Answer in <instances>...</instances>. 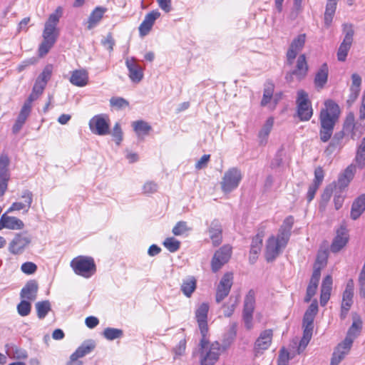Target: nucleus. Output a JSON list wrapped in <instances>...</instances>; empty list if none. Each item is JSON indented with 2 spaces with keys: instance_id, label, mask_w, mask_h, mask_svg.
<instances>
[{
  "instance_id": "37998d69",
  "label": "nucleus",
  "mask_w": 365,
  "mask_h": 365,
  "mask_svg": "<svg viewBox=\"0 0 365 365\" xmlns=\"http://www.w3.org/2000/svg\"><path fill=\"white\" fill-rule=\"evenodd\" d=\"M191 230V228L187 226V224L185 221H180L173 228V233L175 236H180L185 234L186 232Z\"/></svg>"
},
{
  "instance_id": "7ed1b4c3",
  "label": "nucleus",
  "mask_w": 365,
  "mask_h": 365,
  "mask_svg": "<svg viewBox=\"0 0 365 365\" xmlns=\"http://www.w3.org/2000/svg\"><path fill=\"white\" fill-rule=\"evenodd\" d=\"M109 121V118L106 114L96 115L89 120V128L95 135H108L110 133Z\"/></svg>"
},
{
  "instance_id": "680f3d73",
  "label": "nucleus",
  "mask_w": 365,
  "mask_h": 365,
  "mask_svg": "<svg viewBox=\"0 0 365 365\" xmlns=\"http://www.w3.org/2000/svg\"><path fill=\"white\" fill-rule=\"evenodd\" d=\"M21 269L26 274H32L36 271L37 266L34 262H26L22 264Z\"/></svg>"
},
{
  "instance_id": "a211bd4d",
  "label": "nucleus",
  "mask_w": 365,
  "mask_h": 365,
  "mask_svg": "<svg viewBox=\"0 0 365 365\" xmlns=\"http://www.w3.org/2000/svg\"><path fill=\"white\" fill-rule=\"evenodd\" d=\"M209 305L207 303L201 304L195 311V318L198 323L200 332L208 331L207 327V313Z\"/></svg>"
},
{
  "instance_id": "f257e3e1",
  "label": "nucleus",
  "mask_w": 365,
  "mask_h": 365,
  "mask_svg": "<svg viewBox=\"0 0 365 365\" xmlns=\"http://www.w3.org/2000/svg\"><path fill=\"white\" fill-rule=\"evenodd\" d=\"M61 14V8L58 7L54 13L50 14L45 23L43 31V39L38 48V55L40 57L47 54L57 40L58 32L56 29V25L59 21Z\"/></svg>"
},
{
  "instance_id": "9b49d317",
  "label": "nucleus",
  "mask_w": 365,
  "mask_h": 365,
  "mask_svg": "<svg viewBox=\"0 0 365 365\" xmlns=\"http://www.w3.org/2000/svg\"><path fill=\"white\" fill-rule=\"evenodd\" d=\"M273 336L272 329H266L262 331L255 342L254 352L257 356L259 354H263V352L268 349L272 344Z\"/></svg>"
},
{
  "instance_id": "de8ad7c7",
  "label": "nucleus",
  "mask_w": 365,
  "mask_h": 365,
  "mask_svg": "<svg viewBox=\"0 0 365 365\" xmlns=\"http://www.w3.org/2000/svg\"><path fill=\"white\" fill-rule=\"evenodd\" d=\"M290 235V232H287L285 230L279 228V233L275 239L276 241H277L281 245V246L284 248L289 240Z\"/></svg>"
},
{
  "instance_id": "58836bf2",
  "label": "nucleus",
  "mask_w": 365,
  "mask_h": 365,
  "mask_svg": "<svg viewBox=\"0 0 365 365\" xmlns=\"http://www.w3.org/2000/svg\"><path fill=\"white\" fill-rule=\"evenodd\" d=\"M36 309L38 317L43 319L51 310V304L48 300L38 302L36 304Z\"/></svg>"
},
{
  "instance_id": "6e6d98bb",
  "label": "nucleus",
  "mask_w": 365,
  "mask_h": 365,
  "mask_svg": "<svg viewBox=\"0 0 365 365\" xmlns=\"http://www.w3.org/2000/svg\"><path fill=\"white\" fill-rule=\"evenodd\" d=\"M332 288V277L330 275L326 276L322 284L321 292L323 293H329L331 294V291Z\"/></svg>"
},
{
  "instance_id": "a18cd8bd",
  "label": "nucleus",
  "mask_w": 365,
  "mask_h": 365,
  "mask_svg": "<svg viewBox=\"0 0 365 365\" xmlns=\"http://www.w3.org/2000/svg\"><path fill=\"white\" fill-rule=\"evenodd\" d=\"M163 245L170 252L178 251L180 246V242L174 237H168L163 242Z\"/></svg>"
},
{
  "instance_id": "412c9836",
  "label": "nucleus",
  "mask_w": 365,
  "mask_h": 365,
  "mask_svg": "<svg viewBox=\"0 0 365 365\" xmlns=\"http://www.w3.org/2000/svg\"><path fill=\"white\" fill-rule=\"evenodd\" d=\"M207 232L212 242V245L215 247L221 244L222 239V228L219 220H212L208 227Z\"/></svg>"
},
{
  "instance_id": "79ce46f5",
  "label": "nucleus",
  "mask_w": 365,
  "mask_h": 365,
  "mask_svg": "<svg viewBox=\"0 0 365 365\" xmlns=\"http://www.w3.org/2000/svg\"><path fill=\"white\" fill-rule=\"evenodd\" d=\"M110 106L117 110H121L128 107L129 102L122 97H112L110 99Z\"/></svg>"
},
{
  "instance_id": "dca6fc26",
  "label": "nucleus",
  "mask_w": 365,
  "mask_h": 365,
  "mask_svg": "<svg viewBox=\"0 0 365 365\" xmlns=\"http://www.w3.org/2000/svg\"><path fill=\"white\" fill-rule=\"evenodd\" d=\"M284 247L276 241L274 236H271L266 245L265 257L267 262H272L282 252Z\"/></svg>"
},
{
  "instance_id": "6ab92c4d",
  "label": "nucleus",
  "mask_w": 365,
  "mask_h": 365,
  "mask_svg": "<svg viewBox=\"0 0 365 365\" xmlns=\"http://www.w3.org/2000/svg\"><path fill=\"white\" fill-rule=\"evenodd\" d=\"M344 131L336 132L333 137L331 138V140L324 150L326 155H331L335 151L340 150L344 145Z\"/></svg>"
},
{
  "instance_id": "20e7f679",
  "label": "nucleus",
  "mask_w": 365,
  "mask_h": 365,
  "mask_svg": "<svg viewBox=\"0 0 365 365\" xmlns=\"http://www.w3.org/2000/svg\"><path fill=\"white\" fill-rule=\"evenodd\" d=\"M344 38L337 51V59L344 62L346 61L348 52L351 46L354 36V29L351 24H344Z\"/></svg>"
},
{
  "instance_id": "7c9ffc66",
  "label": "nucleus",
  "mask_w": 365,
  "mask_h": 365,
  "mask_svg": "<svg viewBox=\"0 0 365 365\" xmlns=\"http://www.w3.org/2000/svg\"><path fill=\"white\" fill-rule=\"evenodd\" d=\"M95 348V343L91 341H84L76 350L72 354L73 359H78L81 358L86 354L91 352Z\"/></svg>"
},
{
  "instance_id": "bb28decb",
  "label": "nucleus",
  "mask_w": 365,
  "mask_h": 365,
  "mask_svg": "<svg viewBox=\"0 0 365 365\" xmlns=\"http://www.w3.org/2000/svg\"><path fill=\"white\" fill-rule=\"evenodd\" d=\"M329 68L326 63H323L316 73L314 83L317 88H324L328 80Z\"/></svg>"
},
{
  "instance_id": "c03bdc74",
  "label": "nucleus",
  "mask_w": 365,
  "mask_h": 365,
  "mask_svg": "<svg viewBox=\"0 0 365 365\" xmlns=\"http://www.w3.org/2000/svg\"><path fill=\"white\" fill-rule=\"evenodd\" d=\"M354 115L353 113H349L346 118V120L344 123L343 130L344 133H346L348 135H351L354 131Z\"/></svg>"
},
{
  "instance_id": "72a5a7b5",
  "label": "nucleus",
  "mask_w": 365,
  "mask_h": 365,
  "mask_svg": "<svg viewBox=\"0 0 365 365\" xmlns=\"http://www.w3.org/2000/svg\"><path fill=\"white\" fill-rule=\"evenodd\" d=\"M262 238L263 235L261 234H257L255 237H253L251 248H250V255H255L253 257H250V260L254 262L257 258V255L260 252L262 246Z\"/></svg>"
},
{
  "instance_id": "f3484780",
  "label": "nucleus",
  "mask_w": 365,
  "mask_h": 365,
  "mask_svg": "<svg viewBox=\"0 0 365 365\" xmlns=\"http://www.w3.org/2000/svg\"><path fill=\"white\" fill-rule=\"evenodd\" d=\"M308 65L304 54L300 55L297 61L296 68L286 76L287 80L291 79L295 76L299 80L303 79L307 74Z\"/></svg>"
},
{
  "instance_id": "4c0bfd02",
  "label": "nucleus",
  "mask_w": 365,
  "mask_h": 365,
  "mask_svg": "<svg viewBox=\"0 0 365 365\" xmlns=\"http://www.w3.org/2000/svg\"><path fill=\"white\" fill-rule=\"evenodd\" d=\"M103 336L106 339L112 341L121 338L123 336V331L120 329L108 327L104 329Z\"/></svg>"
},
{
  "instance_id": "e433bc0d",
  "label": "nucleus",
  "mask_w": 365,
  "mask_h": 365,
  "mask_svg": "<svg viewBox=\"0 0 365 365\" xmlns=\"http://www.w3.org/2000/svg\"><path fill=\"white\" fill-rule=\"evenodd\" d=\"M133 127L138 136L148 135L151 130L150 125L143 120H137L133 123Z\"/></svg>"
},
{
  "instance_id": "f03ea898",
  "label": "nucleus",
  "mask_w": 365,
  "mask_h": 365,
  "mask_svg": "<svg viewBox=\"0 0 365 365\" xmlns=\"http://www.w3.org/2000/svg\"><path fill=\"white\" fill-rule=\"evenodd\" d=\"M71 266L76 274L85 278L91 277L96 271V264L91 257H76L71 261Z\"/></svg>"
},
{
  "instance_id": "0e129e2a",
  "label": "nucleus",
  "mask_w": 365,
  "mask_h": 365,
  "mask_svg": "<svg viewBox=\"0 0 365 365\" xmlns=\"http://www.w3.org/2000/svg\"><path fill=\"white\" fill-rule=\"evenodd\" d=\"M102 45L106 47L110 52L113 50L115 45V40L113 38L111 33L108 34L104 39L101 40Z\"/></svg>"
},
{
  "instance_id": "a878e982",
  "label": "nucleus",
  "mask_w": 365,
  "mask_h": 365,
  "mask_svg": "<svg viewBox=\"0 0 365 365\" xmlns=\"http://www.w3.org/2000/svg\"><path fill=\"white\" fill-rule=\"evenodd\" d=\"M365 210V194L359 196L353 202L351 210V218L358 219Z\"/></svg>"
},
{
  "instance_id": "39448f33",
  "label": "nucleus",
  "mask_w": 365,
  "mask_h": 365,
  "mask_svg": "<svg viewBox=\"0 0 365 365\" xmlns=\"http://www.w3.org/2000/svg\"><path fill=\"white\" fill-rule=\"evenodd\" d=\"M255 292L251 289L248 292L247 294L245 297L244 309L242 313V318L245 323V327L248 330H250L253 327L252 316L255 309Z\"/></svg>"
},
{
  "instance_id": "4be33fe9",
  "label": "nucleus",
  "mask_w": 365,
  "mask_h": 365,
  "mask_svg": "<svg viewBox=\"0 0 365 365\" xmlns=\"http://www.w3.org/2000/svg\"><path fill=\"white\" fill-rule=\"evenodd\" d=\"M24 227V223L23 221L16 217H11L4 214L0 218V230L3 228L21 230Z\"/></svg>"
},
{
  "instance_id": "49530a36",
  "label": "nucleus",
  "mask_w": 365,
  "mask_h": 365,
  "mask_svg": "<svg viewBox=\"0 0 365 365\" xmlns=\"http://www.w3.org/2000/svg\"><path fill=\"white\" fill-rule=\"evenodd\" d=\"M237 303V299H235L232 302V297L230 298V302L227 304H223L222 309L223 311V314L225 317H230L236 307Z\"/></svg>"
},
{
  "instance_id": "c85d7f7f",
  "label": "nucleus",
  "mask_w": 365,
  "mask_h": 365,
  "mask_svg": "<svg viewBox=\"0 0 365 365\" xmlns=\"http://www.w3.org/2000/svg\"><path fill=\"white\" fill-rule=\"evenodd\" d=\"M196 284L197 282L195 278L194 277L189 276L182 279L180 289L187 297H190L196 289Z\"/></svg>"
},
{
  "instance_id": "774afa93",
  "label": "nucleus",
  "mask_w": 365,
  "mask_h": 365,
  "mask_svg": "<svg viewBox=\"0 0 365 365\" xmlns=\"http://www.w3.org/2000/svg\"><path fill=\"white\" fill-rule=\"evenodd\" d=\"M359 294L361 298H365V274L359 273Z\"/></svg>"
},
{
  "instance_id": "338daca9",
  "label": "nucleus",
  "mask_w": 365,
  "mask_h": 365,
  "mask_svg": "<svg viewBox=\"0 0 365 365\" xmlns=\"http://www.w3.org/2000/svg\"><path fill=\"white\" fill-rule=\"evenodd\" d=\"M352 344L353 343L351 342V340L344 339V340L341 343L339 344L337 346L338 352L340 350V351L344 354L345 355L348 354L351 349Z\"/></svg>"
},
{
  "instance_id": "e2e57ef3",
  "label": "nucleus",
  "mask_w": 365,
  "mask_h": 365,
  "mask_svg": "<svg viewBox=\"0 0 365 365\" xmlns=\"http://www.w3.org/2000/svg\"><path fill=\"white\" fill-rule=\"evenodd\" d=\"M158 188V186L155 182L148 181L144 184L143 190L145 194H153L157 192Z\"/></svg>"
},
{
  "instance_id": "864d4df0",
  "label": "nucleus",
  "mask_w": 365,
  "mask_h": 365,
  "mask_svg": "<svg viewBox=\"0 0 365 365\" xmlns=\"http://www.w3.org/2000/svg\"><path fill=\"white\" fill-rule=\"evenodd\" d=\"M305 41L306 35L304 34H299V36H297V37L294 38V40L291 43L290 46L300 51L304 46Z\"/></svg>"
},
{
  "instance_id": "5701e85b",
  "label": "nucleus",
  "mask_w": 365,
  "mask_h": 365,
  "mask_svg": "<svg viewBox=\"0 0 365 365\" xmlns=\"http://www.w3.org/2000/svg\"><path fill=\"white\" fill-rule=\"evenodd\" d=\"M21 197L22 199H26V203H23V202H14L9 209V212L21 210H26V212H28L33 202V194L31 191L25 190L22 192Z\"/></svg>"
},
{
  "instance_id": "4468645a",
  "label": "nucleus",
  "mask_w": 365,
  "mask_h": 365,
  "mask_svg": "<svg viewBox=\"0 0 365 365\" xmlns=\"http://www.w3.org/2000/svg\"><path fill=\"white\" fill-rule=\"evenodd\" d=\"M125 65L129 71L128 76L134 83H139L143 78V69L139 66L135 58H126Z\"/></svg>"
},
{
  "instance_id": "09e8293b",
  "label": "nucleus",
  "mask_w": 365,
  "mask_h": 365,
  "mask_svg": "<svg viewBox=\"0 0 365 365\" xmlns=\"http://www.w3.org/2000/svg\"><path fill=\"white\" fill-rule=\"evenodd\" d=\"M110 134L112 135L115 143L120 145L123 140V131L119 123H115Z\"/></svg>"
},
{
  "instance_id": "13d9d810",
  "label": "nucleus",
  "mask_w": 365,
  "mask_h": 365,
  "mask_svg": "<svg viewBox=\"0 0 365 365\" xmlns=\"http://www.w3.org/2000/svg\"><path fill=\"white\" fill-rule=\"evenodd\" d=\"M284 151L283 148H281L276 153L274 158L271 163V167L272 168H279L282 165L283 162Z\"/></svg>"
},
{
  "instance_id": "6e6552de",
  "label": "nucleus",
  "mask_w": 365,
  "mask_h": 365,
  "mask_svg": "<svg viewBox=\"0 0 365 365\" xmlns=\"http://www.w3.org/2000/svg\"><path fill=\"white\" fill-rule=\"evenodd\" d=\"M297 113L301 120H309L312 116V108L307 93L304 91L298 92Z\"/></svg>"
},
{
  "instance_id": "ddd939ff",
  "label": "nucleus",
  "mask_w": 365,
  "mask_h": 365,
  "mask_svg": "<svg viewBox=\"0 0 365 365\" xmlns=\"http://www.w3.org/2000/svg\"><path fill=\"white\" fill-rule=\"evenodd\" d=\"M31 240V237L27 232L17 234L10 243L9 251L14 255L20 254Z\"/></svg>"
},
{
  "instance_id": "f8f14e48",
  "label": "nucleus",
  "mask_w": 365,
  "mask_h": 365,
  "mask_svg": "<svg viewBox=\"0 0 365 365\" xmlns=\"http://www.w3.org/2000/svg\"><path fill=\"white\" fill-rule=\"evenodd\" d=\"M9 158L7 155L0 156V197L3 196L7 189L10 174L8 170Z\"/></svg>"
},
{
  "instance_id": "69168bd1",
  "label": "nucleus",
  "mask_w": 365,
  "mask_h": 365,
  "mask_svg": "<svg viewBox=\"0 0 365 365\" xmlns=\"http://www.w3.org/2000/svg\"><path fill=\"white\" fill-rule=\"evenodd\" d=\"M345 356L346 355L340 351L338 352V348L336 346L333 353L330 365H339Z\"/></svg>"
},
{
  "instance_id": "8fccbe9b",
  "label": "nucleus",
  "mask_w": 365,
  "mask_h": 365,
  "mask_svg": "<svg viewBox=\"0 0 365 365\" xmlns=\"http://www.w3.org/2000/svg\"><path fill=\"white\" fill-rule=\"evenodd\" d=\"M52 71V65H47L43 70L42 73L38 76L36 80L38 81H40L41 83L44 82V84L46 85L47 82L51 78Z\"/></svg>"
},
{
  "instance_id": "c9c22d12",
  "label": "nucleus",
  "mask_w": 365,
  "mask_h": 365,
  "mask_svg": "<svg viewBox=\"0 0 365 365\" xmlns=\"http://www.w3.org/2000/svg\"><path fill=\"white\" fill-rule=\"evenodd\" d=\"M361 329V322H353L351 326L349 327L346 336L345 337V339H349L351 340V342L353 343L354 339L357 337V336L359 334L360 331Z\"/></svg>"
},
{
  "instance_id": "cd10ccee",
  "label": "nucleus",
  "mask_w": 365,
  "mask_h": 365,
  "mask_svg": "<svg viewBox=\"0 0 365 365\" xmlns=\"http://www.w3.org/2000/svg\"><path fill=\"white\" fill-rule=\"evenodd\" d=\"M106 11V8L98 6L91 12L88 19V30L94 28L101 21Z\"/></svg>"
},
{
  "instance_id": "603ef678",
  "label": "nucleus",
  "mask_w": 365,
  "mask_h": 365,
  "mask_svg": "<svg viewBox=\"0 0 365 365\" xmlns=\"http://www.w3.org/2000/svg\"><path fill=\"white\" fill-rule=\"evenodd\" d=\"M334 129L320 125L319 138L323 143L328 142L333 134Z\"/></svg>"
},
{
  "instance_id": "052dcab7",
  "label": "nucleus",
  "mask_w": 365,
  "mask_h": 365,
  "mask_svg": "<svg viewBox=\"0 0 365 365\" xmlns=\"http://www.w3.org/2000/svg\"><path fill=\"white\" fill-rule=\"evenodd\" d=\"M354 292L344 291L341 305L350 308L353 304Z\"/></svg>"
},
{
  "instance_id": "a19ab883",
  "label": "nucleus",
  "mask_w": 365,
  "mask_h": 365,
  "mask_svg": "<svg viewBox=\"0 0 365 365\" xmlns=\"http://www.w3.org/2000/svg\"><path fill=\"white\" fill-rule=\"evenodd\" d=\"M356 161L360 168L365 167V138L362 140L361 144L357 150Z\"/></svg>"
},
{
  "instance_id": "473e14b6",
  "label": "nucleus",
  "mask_w": 365,
  "mask_h": 365,
  "mask_svg": "<svg viewBox=\"0 0 365 365\" xmlns=\"http://www.w3.org/2000/svg\"><path fill=\"white\" fill-rule=\"evenodd\" d=\"M273 124L274 119L272 118H269L266 120L260 131L259 132L258 137L259 138V143L261 145L266 144L267 137L271 132V130L273 127Z\"/></svg>"
},
{
  "instance_id": "3c124183",
  "label": "nucleus",
  "mask_w": 365,
  "mask_h": 365,
  "mask_svg": "<svg viewBox=\"0 0 365 365\" xmlns=\"http://www.w3.org/2000/svg\"><path fill=\"white\" fill-rule=\"evenodd\" d=\"M31 304L28 300H22L17 306L18 313L22 317L27 316L31 312Z\"/></svg>"
},
{
  "instance_id": "ea45409f",
  "label": "nucleus",
  "mask_w": 365,
  "mask_h": 365,
  "mask_svg": "<svg viewBox=\"0 0 365 365\" xmlns=\"http://www.w3.org/2000/svg\"><path fill=\"white\" fill-rule=\"evenodd\" d=\"M338 119L329 117L327 112H320V125L334 129Z\"/></svg>"
},
{
  "instance_id": "b1692460",
  "label": "nucleus",
  "mask_w": 365,
  "mask_h": 365,
  "mask_svg": "<svg viewBox=\"0 0 365 365\" xmlns=\"http://www.w3.org/2000/svg\"><path fill=\"white\" fill-rule=\"evenodd\" d=\"M38 288V284L36 280H29L21 291V298L31 301L34 300L36 298Z\"/></svg>"
},
{
  "instance_id": "9d476101",
  "label": "nucleus",
  "mask_w": 365,
  "mask_h": 365,
  "mask_svg": "<svg viewBox=\"0 0 365 365\" xmlns=\"http://www.w3.org/2000/svg\"><path fill=\"white\" fill-rule=\"evenodd\" d=\"M232 280L233 277L232 273L227 272L222 276L217 287L215 296L217 303H220L226 297L228 296L232 285Z\"/></svg>"
},
{
  "instance_id": "c756f323",
  "label": "nucleus",
  "mask_w": 365,
  "mask_h": 365,
  "mask_svg": "<svg viewBox=\"0 0 365 365\" xmlns=\"http://www.w3.org/2000/svg\"><path fill=\"white\" fill-rule=\"evenodd\" d=\"M337 0H328L324 13V26L329 28L333 20L336 9Z\"/></svg>"
},
{
  "instance_id": "bf43d9fd",
  "label": "nucleus",
  "mask_w": 365,
  "mask_h": 365,
  "mask_svg": "<svg viewBox=\"0 0 365 365\" xmlns=\"http://www.w3.org/2000/svg\"><path fill=\"white\" fill-rule=\"evenodd\" d=\"M365 130V125L362 123L354 122V131L351 135L353 140L359 138Z\"/></svg>"
},
{
  "instance_id": "393cba45",
  "label": "nucleus",
  "mask_w": 365,
  "mask_h": 365,
  "mask_svg": "<svg viewBox=\"0 0 365 365\" xmlns=\"http://www.w3.org/2000/svg\"><path fill=\"white\" fill-rule=\"evenodd\" d=\"M88 74L84 69L75 70L73 71L70 82L76 86L83 87L88 83Z\"/></svg>"
},
{
  "instance_id": "2f4dec72",
  "label": "nucleus",
  "mask_w": 365,
  "mask_h": 365,
  "mask_svg": "<svg viewBox=\"0 0 365 365\" xmlns=\"http://www.w3.org/2000/svg\"><path fill=\"white\" fill-rule=\"evenodd\" d=\"M353 177L354 168L352 166H349L346 168L344 173L341 175L338 179L337 186L341 190L347 187Z\"/></svg>"
},
{
  "instance_id": "f704fd0d",
  "label": "nucleus",
  "mask_w": 365,
  "mask_h": 365,
  "mask_svg": "<svg viewBox=\"0 0 365 365\" xmlns=\"http://www.w3.org/2000/svg\"><path fill=\"white\" fill-rule=\"evenodd\" d=\"M325 108L322 109L321 112H327L329 117L338 119L340 113L339 106L332 100H327L325 101Z\"/></svg>"
},
{
  "instance_id": "0eeeda50",
  "label": "nucleus",
  "mask_w": 365,
  "mask_h": 365,
  "mask_svg": "<svg viewBox=\"0 0 365 365\" xmlns=\"http://www.w3.org/2000/svg\"><path fill=\"white\" fill-rule=\"evenodd\" d=\"M232 255V247L228 245H224L215 252L211 261L212 270L214 272H217L226 264Z\"/></svg>"
},
{
  "instance_id": "4d7b16f0",
  "label": "nucleus",
  "mask_w": 365,
  "mask_h": 365,
  "mask_svg": "<svg viewBox=\"0 0 365 365\" xmlns=\"http://www.w3.org/2000/svg\"><path fill=\"white\" fill-rule=\"evenodd\" d=\"M318 287V284L309 282V284L307 288V293L304 298L305 302H310L312 297L316 294Z\"/></svg>"
},
{
  "instance_id": "2eb2a0df",
  "label": "nucleus",
  "mask_w": 365,
  "mask_h": 365,
  "mask_svg": "<svg viewBox=\"0 0 365 365\" xmlns=\"http://www.w3.org/2000/svg\"><path fill=\"white\" fill-rule=\"evenodd\" d=\"M348 240L347 230L344 225H341L336 230V235L331 245V251L338 252L346 245Z\"/></svg>"
},
{
  "instance_id": "aec40b11",
  "label": "nucleus",
  "mask_w": 365,
  "mask_h": 365,
  "mask_svg": "<svg viewBox=\"0 0 365 365\" xmlns=\"http://www.w3.org/2000/svg\"><path fill=\"white\" fill-rule=\"evenodd\" d=\"M205 354H204V350L202 351V354L203 355L201 360V365H213L219 357V351H220V344L217 342L212 343L208 351L205 350Z\"/></svg>"
},
{
  "instance_id": "5fc2aeb1",
  "label": "nucleus",
  "mask_w": 365,
  "mask_h": 365,
  "mask_svg": "<svg viewBox=\"0 0 365 365\" xmlns=\"http://www.w3.org/2000/svg\"><path fill=\"white\" fill-rule=\"evenodd\" d=\"M160 16V13L158 10H153L145 15L143 22L145 23V24L150 26V27H153L155 20L159 18Z\"/></svg>"
},
{
  "instance_id": "423d86ee",
  "label": "nucleus",
  "mask_w": 365,
  "mask_h": 365,
  "mask_svg": "<svg viewBox=\"0 0 365 365\" xmlns=\"http://www.w3.org/2000/svg\"><path fill=\"white\" fill-rule=\"evenodd\" d=\"M242 179L240 171L235 168H231L225 172L221 182V187L224 192H230L235 189Z\"/></svg>"
},
{
  "instance_id": "1a4fd4ad",
  "label": "nucleus",
  "mask_w": 365,
  "mask_h": 365,
  "mask_svg": "<svg viewBox=\"0 0 365 365\" xmlns=\"http://www.w3.org/2000/svg\"><path fill=\"white\" fill-rule=\"evenodd\" d=\"M315 317L312 315L305 314L303 317V336L300 340L299 345L298 347V352L302 351L306 346L308 345L309 341L312 336V332L314 329V320Z\"/></svg>"
}]
</instances>
